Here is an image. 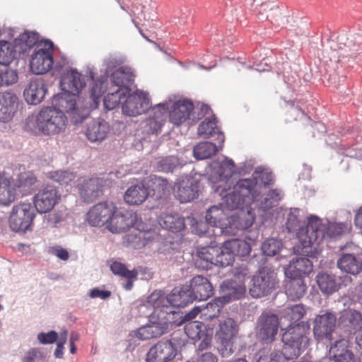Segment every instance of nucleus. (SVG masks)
<instances>
[{
    "label": "nucleus",
    "mask_w": 362,
    "mask_h": 362,
    "mask_svg": "<svg viewBox=\"0 0 362 362\" xmlns=\"http://www.w3.org/2000/svg\"><path fill=\"white\" fill-rule=\"evenodd\" d=\"M235 164L226 158L214 160L208 166V180L213 190L221 197V204L228 210L240 208L243 204H250V194L255 183L250 179H241L234 184L232 174Z\"/></svg>",
    "instance_id": "f257e3e1"
},
{
    "label": "nucleus",
    "mask_w": 362,
    "mask_h": 362,
    "mask_svg": "<svg viewBox=\"0 0 362 362\" xmlns=\"http://www.w3.org/2000/svg\"><path fill=\"white\" fill-rule=\"evenodd\" d=\"M286 227L290 233H296L303 253L314 257L317 247L325 236L322 220L315 215L307 217L303 209L293 208L288 214Z\"/></svg>",
    "instance_id": "f03ea898"
},
{
    "label": "nucleus",
    "mask_w": 362,
    "mask_h": 362,
    "mask_svg": "<svg viewBox=\"0 0 362 362\" xmlns=\"http://www.w3.org/2000/svg\"><path fill=\"white\" fill-rule=\"evenodd\" d=\"M68 122V117L62 110L54 107H45L35 117L26 119V127L33 132L53 136L64 133Z\"/></svg>",
    "instance_id": "7ed1b4c3"
},
{
    "label": "nucleus",
    "mask_w": 362,
    "mask_h": 362,
    "mask_svg": "<svg viewBox=\"0 0 362 362\" xmlns=\"http://www.w3.org/2000/svg\"><path fill=\"white\" fill-rule=\"evenodd\" d=\"M90 81L89 98L98 107L99 99L104 93V79H95V74L93 71H89V76H83L76 69H69L63 73L61 76L60 86L62 90L74 94L81 95L85 88L86 81Z\"/></svg>",
    "instance_id": "20e7f679"
},
{
    "label": "nucleus",
    "mask_w": 362,
    "mask_h": 362,
    "mask_svg": "<svg viewBox=\"0 0 362 362\" xmlns=\"http://www.w3.org/2000/svg\"><path fill=\"white\" fill-rule=\"evenodd\" d=\"M305 332L304 325H296L284 332L281 339L284 343L282 353H272L268 362H288V360L299 356L308 344L309 339Z\"/></svg>",
    "instance_id": "39448f33"
},
{
    "label": "nucleus",
    "mask_w": 362,
    "mask_h": 362,
    "mask_svg": "<svg viewBox=\"0 0 362 362\" xmlns=\"http://www.w3.org/2000/svg\"><path fill=\"white\" fill-rule=\"evenodd\" d=\"M52 105L54 107L69 114L74 124L81 122L91 109L97 107L89 97L85 99L81 95L63 90L53 97Z\"/></svg>",
    "instance_id": "423d86ee"
},
{
    "label": "nucleus",
    "mask_w": 362,
    "mask_h": 362,
    "mask_svg": "<svg viewBox=\"0 0 362 362\" xmlns=\"http://www.w3.org/2000/svg\"><path fill=\"white\" fill-rule=\"evenodd\" d=\"M38 40V35L34 32L25 31L14 38L4 37L0 41V64L8 66L15 59L16 52H25L35 45Z\"/></svg>",
    "instance_id": "0eeeda50"
},
{
    "label": "nucleus",
    "mask_w": 362,
    "mask_h": 362,
    "mask_svg": "<svg viewBox=\"0 0 362 362\" xmlns=\"http://www.w3.org/2000/svg\"><path fill=\"white\" fill-rule=\"evenodd\" d=\"M35 45L30 59V68L36 75L44 74L53 66V43L49 40H45Z\"/></svg>",
    "instance_id": "6e6552de"
},
{
    "label": "nucleus",
    "mask_w": 362,
    "mask_h": 362,
    "mask_svg": "<svg viewBox=\"0 0 362 362\" xmlns=\"http://www.w3.org/2000/svg\"><path fill=\"white\" fill-rule=\"evenodd\" d=\"M248 272L243 268L239 273H236L234 279L227 280L221 285V301L226 304L232 300H235L243 297L246 293L245 280Z\"/></svg>",
    "instance_id": "1a4fd4ad"
},
{
    "label": "nucleus",
    "mask_w": 362,
    "mask_h": 362,
    "mask_svg": "<svg viewBox=\"0 0 362 362\" xmlns=\"http://www.w3.org/2000/svg\"><path fill=\"white\" fill-rule=\"evenodd\" d=\"M276 283V274L269 269L263 268L254 275L249 288L250 294L257 298L267 296L275 288Z\"/></svg>",
    "instance_id": "9d476101"
},
{
    "label": "nucleus",
    "mask_w": 362,
    "mask_h": 362,
    "mask_svg": "<svg viewBox=\"0 0 362 362\" xmlns=\"http://www.w3.org/2000/svg\"><path fill=\"white\" fill-rule=\"evenodd\" d=\"M35 213L29 202H22L13 206L9 217L10 228L16 232L28 230L31 226Z\"/></svg>",
    "instance_id": "9b49d317"
},
{
    "label": "nucleus",
    "mask_w": 362,
    "mask_h": 362,
    "mask_svg": "<svg viewBox=\"0 0 362 362\" xmlns=\"http://www.w3.org/2000/svg\"><path fill=\"white\" fill-rule=\"evenodd\" d=\"M337 315L331 311H321L315 317L313 322V333L318 341L332 339V334L337 324Z\"/></svg>",
    "instance_id": "f8f14e48"
},
{
    "label": "nucleus",
    "mask_w": 362,
    "mask_h": 362,
    "mask_svg": "<svg viewBox=\"0 0 362 362\" xmlns=\"http://www.w3.org/2000/svg\"><path fill=\"white\" fill-rule=\"evenodd\" d=\"M149 106L148 94L136 90L127 93L122 102V111L127 116L136 117L143 114Z\"/></svg>",
    "instance_id": "ddd939ff"
},
{
    "label": "nucleus",
    "mask_w": 362,
    "mask_h": 362,
    "mask_svg": "<svg viewBox=\"0 0 362 362\" xmlns=\"http://www.w3.org/2000/svg\"><path fill=\"white\" fill-rule=\"evenodd\" d=\"M116 206L113 202H103L93 206L86 214V221L93 227H100L109 224Z\"/></svg>",
    "instance_id": "4468645a"
},
{
    "label": "nucleus",
    "mask_w": 362,
    "mask_h": 362,
    "mask_svg": "<svg viewBox=\"0 0 362 362\" xmlns=\"http://www.w3.org/2000/svg\"><path fill=\"white\" fill-rule=\"evenodd\" d=\"M60 199L61 195L57 188L52 185H47L35 195L33 203L39 213L45 214L50 211Z\"/></svg>",
    "instance_id": "2eb2a0df"
},
{
    "label": "nucleus",
    "mask_w": 362,
    "mask_h": 362,
    "mask_svg": "<svg viewBox=\"0 0 362 362\" xmlns=\"http://www.w3.org/2000/svg\"><path fill=\"white\" fill-rule=\"evenodd\" d=\"M283 197V194L278 189L269 190L267 193L264 190L252 189L250 194V204L255 209L265 211L278 204Z\"/></svg>",
    "instance_id": "dca6fc26"
},
{
    "label": "nucleus",
    "mask_w": 362,
    "mask_h": 362,
    "mask_svg": "<svg viewBox=\"0 0 362 362\" xmlns=\"http://www.w3.org/2000/svg\"><path fill=\"white\" fill-rule=\"evenodd\" d=\"M255 217V209L251 204L245 206V209H242L237 214L231 215L228 235H235L239 230L249 228L253 225Z\"/></svg>",
    "instance_id": "f3484780"
},
{
    "label": "nucleus",
    "mask_w": 362,
    "mask_h": 362,
    "mask_svg": "<svg viewBox=\"0 0 362 362\" xmlns=\"http://www.w3.org/2000/svg\"><path fill=\"white\" fill-rule=\"evenodd\" d=\"M279 318L272 313H262L258 319L257 334L264 342L274 341L278 332Z\"/></svg>",
    "instance_id": "a211bd4d"
},
{
    "label": "nucleus",
    "mask_w": 362,
    "mask_h": 362,
    "mask_svg": "<svg viewBox=\"0 0 362 362\" xmlns=\"http://www.w3.org/2000/svg\"><path fill=\"white\" fill-rule=\"evenodd\" d=\"M147 307L153 309L151 320L155 318L164 320L165 315L174 313L168 303V296L161 291H153L147 298Z\"/></svg>",
    "instance_id": "6ab92c4d"
},
{
    "label": "nucleus",
    "mask_w": 362,
    "mask_h": 362,
    "mask_svg": "<svg viewBox=\"0 0 362 362\" xmlns=\"http://www.w3.org/2000/svg\"><path fill=\"white\" fill-rule=\"evenodd\" d=\"M105 181L101 178L78 177L76 187L85 202H90L100 196Z\"/></svg>",
    "instance_id": "aec40b11"
},
{
    "label": "nucleus",
    "mask_w": 362,
    "mask_h": 362,
    "mask_svg": "<svg viewBox=\"0 0 362 362\" xmlns=\"http://www.w3.org/2000/svg\"><path fill=\"white\" fill-rule=\"evenodd\" d=\"M221 203L211 206L206 211L205 218L208 224L218 228L221 233L228 235L230 225V216L225 211Z\"/></svg>",
    "instance_id": "412c9836"
},
{
    "label": "nucleus",
    "mask_w": 362,
    "mask_h": 362,
    "mask_svg": "<svg viewBox=\"0 0 362 362\" xmlns=\"http://www.w3.org/2000/svg\"><path fill=\"white\" fill-rule=\"evenodd\" d=\"M339 326L349 334H356L362 329V313L352 308L339 313Z\"/></svg>",
    "instance_id": "4be33fe9"
},
{
    "label": "nucleus",
    "mask_w": 362,
    "mask_h": 362,
    "mask_svg": "<svg viewBox=\"0 0 362 362\" xmlns=\"http://www.w3.org/2000/svg\"><path fill=\"white\" fill-rule=\"evenodd\" d=\"M238 333V325L232 318H227L220 322L216 337L228 354L233 352V339Z\"/></svg>",
    "instance_id": "5701e85b"
},
{
    "label": "nucleus",
    "mask_w": 362,
    "mask_h": 362,
    "mask_svg": "<svg viewBox=\"0 0 362 362\" xmlns=\"http://www.w3.org/2000/svg\"><path fill=\"white\" fill-rule=\"evenodd\" d=\"M177 349L170 340L162 341L151 347L147 354V362H166L176 355Z\"/></svg>",
    "instance_id": "b1692460"
},
{
    "label": "nucleus",
    "mask_w": 362,
    "mask_h": 362,
    "mask_svg": "<svg viewBox=\"0 0 362 362\" xmlns=\"http://www.w3.org/2000/svg\"><path fill=\"white\" fill-rule=\"evenodd\" d=\"M175 194L181 203L189 202L198 197L199 182L194 178L178 181L175 185Z\"/></svg>",
    "instance_id": "393cba45"
},
{
    "label": "nucleus",
    "mask_w": 362,
    "mask_h": 362,
    "mask_svg": "<svg viewBox=\"0 0 362 362\" xmlns=\"http://www.w3.org/2000/svg\"><path fill=\"white\" fill-rule=\"evenodd\" d=\"M47 88L42 78H32L23 90L25 100L30 105L40 104L44 99Z\"/></svg>",
    "instance_id": "a878e982"
},
{
    "label": "nucleus",
    "mask_w": 362,
    "mask_h": 362,
    "mask_svg": "<svg viewBox=\"0 0 362 362\" xmlns=\"http://www.w3.org/2000/svg\"><path fill=\"white\" fill-rule=\"evenodd\" d=\"M149 324L141 326L136 330V337L141 340H148L159 337L167 332L168 325L163 319L155 318L151 320V316H149Z\"/></svg>",
    "instance_id": "bb28decb"
},
{
    "label": "nucleus",
    "mask_w": 362,
    "mask_h": 362,
    "mask_svg": "<svg viewBox=\"0 0 362 362\" xmlns=\"http://www.w3.org/2000/svg\"><path fill=\"white\" fill-rule=\"evenodd\" d=\"M193 110L194 105L189 100L174 102L169 112L170 122L176 126L181 125L189 119Z\"/></svg>",
    "instance_id": "cd10ccee"
},
{
    "label": "nucleus",
    "mask_w": 362,
    "mask_h": 362,
    "mask_svg": "<svg viewBox=\"0 0 362 362\" xmlns=\"http://www.w3.org/2000/svg\"><path fill=\"white\" fill-rule=\"evenodd\" d=\"M18 106V98L12 92L0 93V122H8L14 116Z\"/></svg>",
    "instance_id": "c85d7f7f"
},
{
    "label": "nucleus",
    "mask_w": 362,
    "mask_h": 362,
    "mask_svg": "<svg viewBox=\"0 0 362 362\" xmlns=\"http://www.w3.org/2000/svg\"><path fill=\"white\" fill-rule=\"evenodd\" d=\"M136 219V214L127 211L124 213L117 212L116 209L115 212L112 213V218L107 225V229L115 233L122 232L134 226Z\"/></svg>",
    "instance_id": "c756f323"
},
{
    "label": "nucleus",
    "mask_w": 362,
    "mask_h": 362,
    "mask_svg": "<svg viewBox=\"0 0 362 362\" xmlns=\"http://www.w3.org/2000/svg\"><path fill=\"white\" fill-rule=\"evenodd\" d=\"M193 300H205L213 295V286L209 279L201 275L194 276L189 286Z\"/></svg>",
    "instance_id": "7c9ffc66"
},
{
    "label": "nucleus",
    "mask_w": 362,
    "mask_h": 362,
    "mask_svg": "<svg viewBox=\"0 0 362 362\" xmlns=\"http://www.w3.org/2000/svg\"><path fill=\"white\" fill-rule=\"evenodd\" d=\"M313 262L307 257L293 258L285 268V275L288 278H303L313 271Z\"/></svg>",
    "instance_id": "2f4dec72"
},
{
    "label": "nucleus",
    "mask_w": 362,
    "mask_h": 362,
    "mask_svg": "<svg viewBox=\"0 0 362 362\" xmlns=\"http://www.w3.org/2000/svg\"><path fill=\"white\" fill-rule=\"evenodd\" d=\"M172 103V99L169 98L168 101L157 104L153 107V116L146 121L147 125L149 126V132L151 134L156 133L163 125L166 119L168 110Z\"/></svg>",
    "instance_id": "473e14b6"
},
{
    "label": "nucleus",
    "mask_w": 362,
    "mask_h": 362,
    "mask_svg": "<svg viewBox=\"0 0 362 362\" xmlns=\"http://www.w3.org/2000/svg\"><path fill=\"white\" fill-rule=\"evenodd\" d=\"M18 189L14 185V180L7 173H0V204L8 205L17 197Z\"/></svg>",
    "instance_id": "72a5a7b5"
},
{
    "label": "nucleus",
    "mask_w": 362,
    "mask_h": 362,
    "mask_svg": "<svg viewBox=\"0 0 362 362\" xmlns=\"http://www.w3.org/2000/svg\"><path fill=\"white\" fill-rule=\"evenodd\" d=\"M110 132V127L103 119H95L90 122L86 129V136L91 142L103 141Z\"/></svg>",
    "instance_id": "f704fd0d"
},
{
    "label": "nucleus",
    "mask_w": 362,
    "mask_h": 362,
    "mask_svg": "<svg viewBox=\"0 0 362 362\" xmlns=\"http://www.w3.org/2000/svg\"><path fill=\"white\" fill-rule=\"evenodd\" d=\"M329 354L334 362H355L354 354L347 349V341L344 339L337 340L330 346Z\"/></svg>",
    "instance_id": "c9c22d12"
},
{
    "label": "nucleus",
    "mask_w": 362,
    "mask_h": 362,
    "mask_svg": "<svg viewBox=\"0 0 362 362\" xmlns=\"http://www.w3.org/2000/svg\"><path fill=\"white\" fill-rule=\"evenodd\" d=\"M159 225L173 233H178L185 228V219L177 213H162L158 218Z\"/></svg>",
    "instance_id": "e433bc0d"
},
{
    "label": "nucleus",
    "mask_w": 362,
    "mask_h": 362,
    "mask_svg": "<svg viewBox=\"0 0 362 362\" xmlns=\"http://www.w3.org/2000/svg\"><path fill=\"white\" fill-rule=\"evenodd\" d=\"M305 313V308L302 304H296L294 305L285 308L281 313V319L287 320L290 322V325L285 330V332H286L290 327H294L296 325H304L306 327L305 336L308 337L307 334L310 329L309 325L305 324L303 322L293 325V323H295L302 319Z\"/></svg>",
    "instance_id": "4c0bfd02"
},
{
    "label": "nucleus",
    "mask_w": 362,
    "mask_h": 362,
    "mask_svg": "<svg viewBox=\"0 0 362 362\" xmlns=\"http://www.w3.org/2000/svg\"><path fill=\"white\" fill-rule=\"evenodd\" d=\"M338 268L347 274L357 275L362 271V260L352 254H343L337 260Z\"/></svg>",
    "instance_id": "58836bf2"
},
{
    "label": "nucleus",
    "mask_w": 362,
    "mask_h": 362,
    "mask_svg": "<svg viewBox=\"0 0 362 362\" xmlns=\"http://www.w3.org/2000/svg\"><path fill=\"white\" fill-rule=\"evenodd\" d=\"M168 298L169 305L172 308L173 307H185L194 300L188 286L175 288L168 295Z\"/></svg>",
    "instance_id": "ea45409f"
},
{
    "label": "nucleus",
    "mask_w": 362,
    "mask_h": 362,
    "mask_svg": "<svg viewBox=\"0 0 362 362\" xmlns=\"http://www.w3.org/2000/svg\"><path fill=\"white\" fill-rule=\"evenodd\" d=\"M148 188L143 184L139 183L130 186L124 193V199L130 205H139L148 197Z\"/></svg>",
    "instance_id": "a19ab883"
},
{
    "label": "nucleus",
    "mask_w": 362,
    "mask_h": 362,
    "mask_svg": "<svg viewBox=\"0 0 362 362\" xmlns=\"http://www.w3.org/2000/svg\"><path fill=\"white\" fill-rule=\"evenodd\" d=\"M198 134L204 138L217 135V141L220 144H223L225 141V136L217 126V121L214 117L211 118H206L198 127Z\"/></svg>",
    "instance_id": "79ce46f5"
},
{
    "label": "nucleus",
    "mask_w": 362,
    "mask_h": 362,
    "mask_svg": "<svg viewBox=\"0 0 362 362\" xmlns=\"http://www.w3.org/2000/svg\"><path fill=\"white\" fill-rule=\"evenodd\" d=\"M285 288L288 298L295 300L304 296L306 291V285L303 278H288Z\"/></svg>",
    "instance_id": "37998d69"
},
{
    "label": "nucleus",
    "mask_w": 362,
    "mask_h": 362,
    "mask_svg": "<svg viewBox=\"0 0 362 362\" xmlns=\"http://www.w3.org/2000/svg\"><path fill=\"white\" fill-rule=\"evenodd\" d=\"M37 179L31 171H25L18 175L14 180V185L18 191L23 194H28L31 192L32 187L36 184Z\"/></svg>",
    "instance_id": "c03bdc74"
},
{
    "label": "nucleus",
    "mask_w": 362,
    "mask_h": 362,
    "mask_svg": "<svg viewBox=\"0 0 362 362\" xmlns=\"http://www.w3.org/2000/svg\"><path fill=\"white\" fill-rule=\"evenodd\" d=\"M134 74L132 68L122 66L111 76L112 83L118 88H128L127 84L134 81Z\"/></svg>",
    "instance_id": "a18cd8bd"
},
{
    "label": "nucleus",
    "mask_w": 362,
    "mask_h": 362,
    "mask_svg": "<svg viewBox=\"0 0 362 362\" xmlns=\"http://www.w3.org/2000/svg\"><path fill=\"white\" fill-rule=\"evenodd\" d=\"M316 280L320 289L324 293H333L339 288V284L334 275L322 272L317 275Z\"/></svg>",
    "instance_id": "49530a36"
},
{
    "label": "nucleus",
    "mask_w": 362,
    "mask_h": 362,
    "mask_svg": "<svg viewBox=\"0 0 362 362\" xmlns=\"http://www.w3.org/2000/svg\"><path fill=\"white\" fill-rule=\"evenodd\" d=\"M252 180L255 186L252 189L257 190H263L267 186L270 185L274 181V176L269 169L258 168L252 174Z\"/></svg>",
    "instance_id": "de8ad7c7"
},
{
    "label": "nucleus",
    "mask_w": 362,
    "mask_h": 362,
    "mask_svg": "<svg viewBox=\"0 0 362 362\" xmlns=\"http://www.w3.org/2000/svg\"><path fill=\"white\" fill-rule=\"evenodd\" d=\"M225 248L229 250L233 256L244 257L248 255L251 251L250 243L245 240L236 238L225 241Z\"/></svg>",
    "instance_id": "09e8293b"
},
{
    "label": "nucleus",
    "mask_w": 362,
    "mask_h": 362,
    "mask_svg": "<svg viewBox=\"0 0 362 362\" xmlns=\"http://www.w3.org/2000/svg\"><path fill=\"white\" fill-rule=\"evenodd\" d=\"M47 177L61 185H73L76 187V175L69 170H54L47 173Z\"/></svg>",
    "instance_id": "8fccbe9b"
},
{
    "label": "nucleus",
    "mask_w": 362,
    "mask_h": 362,
    "mask_svg": "<svg viewBox=\"0 0 362 362\" xmlns=\"http://www.w3.org/2000/svg\"><path fill=\"white\" fill-rule=\"evenodd\" d=\"M129 91V88H117L115 92L108 93L104 98L105 108L110 110L117 107L119 104L122 105L125 95Z\"/></svg>",
    "instance_id": "3c124183"
},
{
    "label": "nucleus",
    "mask_w": 362,
    "mask_h": 362,
    "mask_svg": "<svg viewBox=\"0 0 362 362\" xmlns=\"http://www.w3.org/2000/svg\"><path fill=\"white\" fill-rule=\"evenodd\" d=\"M218 151L216 144L209 142H201L194 147L193 154L197 160H204L211 157Z\"/></svg>",
    "instance_id": "603ef678"
},
{
    "label": "nucleus",
    "mask_w": 362,
    "mask_h": 362,
    "mask_svg": "<svg viewBox=\"0 0 362 362\" xmlns=\"http://www.w3.org/2000/svg\"><path fill=\"white\" fill-rule=\"evenodd\" d=\"M218 251V246L217 245L202 247L198 250L197 256L199 259L206 263L205 265H202L203 267L208 269L209 264L215 265Z\"/></svg>",
    "instance_id": "864d4df0"
},
{
    "label": "nucleus",
    "mask_w": 362,
    "mask_h": 362,
    "mask_svg": "<svg viewBox=\"0 0 362 362\" xmlns=\"http://www.w3.org/2000/svg\"><path fill=\"white\" fill-rule=\"evenodd\" d=\"M219 298L208 303L204 307H201L202 317L204 320H212L217 317L224 303Z\"/></svg>",
    "instance_id": "5fc2aeb1"
},
{
    "label": "nucleus",
    "mask_w": 362,
    "mask_h": 362,
    "mask_svg": "<svg viewBox=\"0 0 362 362\" xmlns=\"http://www.w3.org/2000/svg\"><path fill=\"white\" fill-rule=\"evenodd\" d=\"M153 239L151 231H138L136 234H129L128 241L134 248H141Z\"/></svg>",
    "instance_id": "6e6d98bb"
},
{
    "label": "nucleus",
    "mask_w": 362,
    "mask_h": 362,
    "mask_svg": "<svg viewBox=\"0 0 362 362\" xmlns=\"http://www.w3.org/2000/svg\"><path fill=\"white\" fill-rule=\"evenodd\" d=\"M156 168L160 172H173L174 170L180 167V163L179 159L175 156H167L159 158L156 161Z\"/></svg>",
    "instance_id": "4d7b16f0"
},
{
    "label": "nucleus",
    "mask_w": 362,
    "mask_h": 362,
    "mask_svg": "<svg viewBox=\"0 0 362 362\" xmlns=\"http://www.w3.org/2000/svg\"><path fill=\"white\" fill-rule=\"evenodd\" d=\"M282 246L283 245L280 240L271 238L262 243V250L265 255L272 257L279 252Z\"/></svg>",
    "instance_id": "13d9d810"
},
{
    "label": "nucleus",
    "mask_w": 362,
    "mask_h": 362,
    "mask_svg": "<svg viewBox=\"0 0 362 362\" xmlns=\"http://www.w3.org/2000/svg\"><path fill=\"white\" fill-rule=\"evenodd\" d=\"M18 80V72L15 69L4 68L0 69V86H8L17 83Z\"/></svg>",
    "instance_id": "bf43d9fd"
},
{
    "label": "nucleus",
    "mask_w": 362,
    "mask_h": 362,
    "mask_svg": "<svg viewBox=\"0 0 362 362\" xmlns=\"http://www.w3.org/2000/svg\"><path fill=\"white\" fill-rule=\"evenodd\" d=\"M216 258L215 265L220 267L228 266L234 261L233 255L229 250L225 248V242L221 247H218Z\"/></svg>",
    "instance_id": "052dcab7"
},
{
    "label": "nucleus",
    "mask_w": 362,
    "mask_h": 362,
    "mask_svg": "<svg viewBox=\"0 0 362 362\" xmlns=\"http://www.w3.org/2000/svg\"><path fill=\"white\" fill-rule=\"evenodd\" d=\"M322 226L325 227L324 231H325V236L324 238L320 240V242L325 238H336L340 235H341L345 229L346 226L345 224L342 223H328L327 224H324L322 223Z\"/></svg>",
    "instance_id": "680f3d73"
},
{
    "label": "nucleus",
    "mask_w": 362,
    "mask_h": 362,
    "mask_svg": "<svg viewBox=\"0 0 362 362\" xmlns=\"http://www.w3.org/2000/svg\"><path fill=\"white\" fill-rule=\"evenodd\" d=\"M110 270L113 274L124 278H136L138 274L136 270H129L124 264L117 261L110 264Z\"/></svg>",
    "instance_id": "e2e57ef3"
},
{
    "label": "nucleus",
    "mask_w": 362,
    "mask_h": 362,
    "mask_svg": "<svg viewBox=\"0 0 362 362\" xmlns=\"http://www.w3.org/2000/svg\"><path fill=\"white\" fill-rule=\"evenodd\" d=\"M203 324L194 320L188 322L185 326V332L187 337L193 340L199 339L202 333Z\"/></svg>",
    "instance_id": "0e129e2a"
},
{
    "label": "nucleus",
    "mask_w": 362,
    "mask_h": 362,
    "mask_svg": "<svg viewBox=\"0 0 362 362\" xmlns=\"http://www.w3.org/2000/svg\"><path fill=\"white\" fill-rule=\"evenodd\" d=\"M58 337V334L55 331H50L47 333L40 332L37 334V339L42 344H52Z\"/></svg>",
    "instance_id": "69168bd1"
},
{
    "label": "nucleus",
    "mask_w": 362,
    "mask_h": 362,
    "mask_svg": "<svg viewBox=\"0 0 362 362\" xmlns=\"http://www.w3.org/2000/svg\"><path fill=\"white\" fill-rule=\"evenodd\" d=\"M49 252L64 261H66L69 258V253L67 250L59 245L49 247Z\"/></svg>",
    "instance_id": "338daca9"
},
{
    "label": "nucleus",
    "mask_w": 362,
    "mask_h": 362,
    "mask_svg": "<svg viewBox=\"0 0 362 362\" xmlns=\"http://www.w3.org/2000/svg\"><path fill=\"white\" fill-rule=\"evenodd\" d=\"M89 297L91 298H100L105 300L111 296V292L107 290H101L99 288H94L89 291Z\"/></svg>",
    "instance_id": "774afa93"
}]
</instances>
